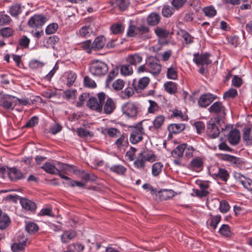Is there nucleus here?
<instances>
[{
  "mask_svg": "<svg viewBox=\"0 0 252 252\" xmlns=\"http://www.w3.org/2000/svg\"><path fill=\"white\" fill-rule=\"evenodd\" d=\"M147 63L149 72L154 75H158L160 73L161 66L158 60L151 57L148 58Z\"/></svg>",
  "mask_w": 252,
  "mask_h": 252,
  "instance_id": "nucleus-7",
  "label": "nucleus"
},
{
  "mask_svg": "<svg viewBox=\"0 0 252 252\" xmlns=\"http://www.w3.org/2000/svg\"><path fill=\"white\" fill-rule=\"evenodd\" d=\"M174 8L169 6L164 5L162 10V14L163 17H170L174 13Z\"/></svg>",
  "mask_w": 252,
  "mask_h": 252,
  "instance_id": "nucleus-42",
  "label": "nucleus"
},
{
  "mask_svg": "<svg viewBox=\"0 0 252 252\" xmlns=\"http://www.w3.org/2000/svg\"><path fill=\"white\" fill-rule=\"evenodd\" d=\"M97 95L98 100L95 97L90 98L87 102V106L92 110L101 112L102 110V103H104L106 95L103 93H98Z\"/></svg>",
  "mask_w": 252,
  "mask_h": 252,
  "instance_id": "nucleus-4",
  "label": "nucleus"
},
{
  "mask_svg": "<svg viewBox=\"0 0 252 252\" xmlns=\"http://www.w3.org/2000/svg\"><path fill=\"white\" fill-rule=\"evenodd\" d=\"M46 172L51 174H58L59 176L60 170L58 168L56 167L54 165L49 162H46L42 167Z\"/></svg>",
  "mask_w": 252,
  "mask_h": 252,
  "instance_id": "nucleus-22",
  "label": "nucleus"
},
{
  "mask_svg": "<svg viewBox=\"0 0 252 252\" xmlns=\"http://www.w3.org/2000/svg\"><path fill=\"white\" fill-rule=\"evenodd\" d=\"M185 128V126L182 124H170L168 127V130L170 133L176 134L181 132Z\"/></svg>",
  "mask_w": 252,
  "mask_h": 252,
  "instance_id": "nucleus-26",
  "label": "nucleus"
},
{
  "mask_svg": "<svg viewBox=\"0 0 252 252\" xmlns=\"http://www.w3.org/2000/svg\"><path fill=\"white\" fill-rule=\"evenodd\" d=\"M203 11L205 16L210 18L214 17L217 14L216 9L212 6L204 8Z\"/></svg>",
  "mask_w": 252,
  "mask_h": 252,
  "instance_id": "nucleus-43",
  "label": "nucleus"
},
{
  "mask_svg": "<svg viewBox=\"0 0 252 252\" xmlns=\"http://www.w3.org/2000/svg\"><path fill=\"white\" fill-rule=\"evenodd\" d=\"M220 117L211 118L208 122L207 126V133L212 138L218 137L220 133L218 125L220 124Z\"/></svg>",
  "mask_w": 252,
  "mask_h": 252,
  "instance_id": "nucleus-5",
  "label": "nucleus"
},
{
  "mask_svg": "<svg viewBox=\"0 0 252 252\" xmlns=\"http://www.w3.org/2000/svg\"><path fill=\"white\" fill-rule=\"evenodd\" d=\"M150 79L147 77H143L138 81L134 80L132 86L135 91L137 92H140L145 89L150 83Z\"/></svg>",
  "mask_w": 252,
  "mask_h": 252,
  "instance_id": "nucleus-9",
  "label": "nucleus"
},
{
  "mask_svg": "<svg viewBox=\"0 0 252 252\" xmlns=\"http://www.w3.org/2000/svg\"><path fill=\"white\" fill-rule=\"evenodd\" d=\"M149 106L148 108V112L150 114H154L159 110V106L155 101L152 100H149Z\"/></svg>",
  "mask_w": 252,
  "mask_h": 252,
  "instance_id": "nucleus-41",
  "label": "nucleus"
},
{
  "mask_svg": "<svg viewBox=\"0 0 252 252\" xmlns=\"http://www.w3.org/2000/svg\"><path fill=\"white\" fill-rule=\"evenodd\" d=\"M9 12L11 16H16L21 12V5L19 3H15L9 7Z\"/></svg>",
  "mask_w": 252,
  "mask_h": 252,
  "instance_id": "nucleus-37",
  "label": "nucleus"
},
{
  "mask_svg": "<svg viewBox=\"0 0 252 252\" xmlns=\"http://www.w3.org/2000/svg\"><path fill=\"white\" fill-rule=\"evenodd\" d=\"M133 94V89L131 87H127L124 91L121 92V96L123 98H126L132 96Z\"/></svg>",
  "mask_w": 252,
  "mask_h": 252,
  "instance_id": "nucleus-50",
  "label": "nucleus"
},
{
  "mask_svg": "<svg viewBox=\"0 0 252 252\" xmlns=\"http://www.w3.org/2000/svg\"><path fill=\"white\" fill-rule=\"evenodd\" d=\"M20 202L22 207L26 210L33 211L36 208L35 204L28 198H21Z\"/></svg>",
  "mask_w": 252,
  "mask_h": 252,
  "instance_id": "nucleus-20",
  "label": "nucleus"
},
{
  "mask_svg": "<svg viewBox=\"0 0 252 252\" xmlns=\"http://www.w3.org/2000/svg\"><path fill=\"white\" fill-rule=\"evenodd\" d=\"M44 63L36 60H32L29 63L30 68L35 69L41 68L44 65Z\"/></svg>",
  "mask_w": 252,
  "mask_h": 252,
  "instance_id": "nucleus-53",
  "label": "nucleus"
},
{
  "mask_svg": "<svg viewBox=\"0 0 252 252\" xmlns=\"http://www.w3.org/2000/svg\"><path fill=\"white\" fill-rule=\"evenodd\" d=\"M76 232L74 230L64 231L62 235L61 239L63 243H66L76 236Z\"/></svg>",
  "mask_w": 252,
  "mask_h": 252,
  "instance_id": "nucleus-24",
  "label": "nucleus"
},
{
  "mask_svg": "<svg viewBox=\"0 0 252 252\" xmlns=\"http://www.w3.org/2000/svg\"><path fill=\"white\" fill-rule=\"evenodd\" d=\"M92 43H91V41L90 40H88L83 42L80 44V47L84 50L86 51L87 53L90 54L92 52L93 50V48H92Z\"/></svg>",
  "mask_w": 252,
  "mask_h": 252,
  "instance_id": "nucleus-45",
  "label": "nucleus"
},
{
  "mask_svg": "<svg viewBox=\"0 0 252 252\" xmlns=\"http://www.w3.org/2000/svg\"><path fill=\"white\" fill-rule=\"evenodd\" d=\"M46 21L45 17L42 15H35L30 18L28 22L29 26L37 28L43 26Z\"/></svg>",
  "mask_w": 252,
  "mask_h": 252,
  "instance_id": "nucleus-10",
  "label": "nucleus"
},
{
  "mask_svg": "<svg viewBox=\"0 0 252 252\" xmlns=\"http://www.w3.org/2000/svg\"><path fill=\"white\" fill-rule=\"evenodd\" d=\"M203 163V161L200 158H195L190 162V170L199 172L202 169Z\"/></svg>",
  "mask_w": 252,
  "mask_h": 252,
  "instance_id": "nucleus-18",
  "label": "nucleus"
},
{
  "mask_svg": "<svg viewBox=\"0 0 252 252\" xmlns=\"http://www.w3.org/2000/svg\"><path fill=\"white\" fill-rule=\"evenodd\" d=\"M163 168V164L160 162H158L154 163L152 166V174L154 176H157L161 172Z\"/></svg>",
  "mask_w": 252,
  "mask_h": 252,
  "instance_id": "nucleus-39",
  "label": "nucleus"
},
{
  "mask_svg": "<svg viewBox=\"0 0 252 252\" xmlns=\"http://www.w3.org/2000/svg\"><path fill=\"white\" fill-rule=\"evenodd\" d=\"M160 20V16L156 13H151L147 18V23L149 25L155 26L158 24Z\"/></svg>",
  "mask_w": 252,
  "mask_h": 252,
  "instance_id": "nucleus-28",
  "label": "nucleus"
},
{
  "mask_svg": "<svg viewBox=\"0 0 252 252\" xmlns=\"http://www.w3.org/2000/svg\"><path fill=\"white\" fill-rule=\"evenodd\" d=\"M126 61L127 63L131 65L137 66L142 62L143 57L139 53H134L128 55Z\"/></svg>",
  "mask_w": 252,
  "mask_h": 252,
  "instance_id": "nucleus-16",
  "label": "nucleus"
},
{
  "mask_svg": "<svg viewBox=\"0 0 252 252\" xmlns=\"http://www.w3.org/2000/svg\"><path fill=\"white\" fill-rule=\"evenodd\" d=\"M125 82L123 80L118 79L113 84V88L115 90H121L124 87Z\"/></svg>",
  "mask_w": 252,
  "mask_h": 252,
  "instance_id": "nucleus-55",
  "label": "nucleus"
},
{
  "mask_svg": "<svg viewBox=\"0 0 252 252\" xmlns=\"http://www.w3.org/2000/svg\"><path fill=\"white\" fill-rule=\"evenodd\" d=\"M224 159L226 160L230 161L231 163L237 165L239 163V158H236V157L230 156L228 155H226L224 156Z\"/></svg>",
  "mask_w": 252,
  "mask_h": 252,
  "instance_id": "nucleus-62",
  "label": "nucleus"
},
{
  "mask_svg": "<svg viewBox=\"0 0 252 252\" xmlns=\"http://www.w3.org/2000/svg\"><path fill=\"white\" fill-rule=\"evenodd\" d=\"M177 34L179 36V38H180V37L182 38L184 40L185 43L186 44H188V37H189V34L187 32H186L184 30L180 29L177 32Z\"/></svg>",
  "mask_w": 252,
  "mask_h": 252,
  "instance_id": "nucleus-61",
  "label": "nucleus"
},
{
  "mask_svg": "<svg viewBox=\"0 0 252 252\" xmlns=\"http://www.w3.org/2000/svg\"><path fill=\"white\" fill-rule=\"evenodd\" d=\"M117 148L120 150H125L128 145V138L126 136L122 135L115 142Z\"/></svg>",
  "mask_w": 252,
  "mask_h": 252,
  "instance_id": "nucleus-21",
  "label": "nucleus"
},
{
  "mask_svg": "<svg viewBox=\"0 0 252 252\" xmlns=\"http://www.w3.org/2000/svg\"><path fill=\"white\" fill-rule=\"evenodd\" d=\"M13 32V29L9 27L4 28L0 30V35L5 38L12 36Z\"/></svg>",
  "mask_w": 252,
  "mask_h": 252,
  "instance_id": "nucleus-44",
  "label": "nucleus"
},
{
  "mask_svg": "<svg viewBox=\"0 0 252 252\" xmlns=\"http://www.w3.org/2000/svg\"><path fill=\"white\" fill-rule=\"evenodd\" d=\"M91 73L96 76H101L105 75L108 71V67L106 63L99 61H94L92 62L89 67Z\"/></svg>",
  "mask_w": 252,
  "mask_h": 252,
  "instance_id": "nucleus-2",
  "label": "nucleus"
},
{
  "mask_svg": "<svg viewBox=\"0 0 252 252\" xmlns=\"http://www.w3.org/2000/svg\"><path fill=\"white\" fill-rule=\"evenodd\" d=\"M94 32L92 25L82 27L79 30V35L82 37L87 38L91 36Z\"/></svg>",
  "mask_w": 252,
  "mask_h": 252,
  "instance_id": "nucleus-23",
  "label": "nucleus"
},
{
  "mask_svg": "<svg viewBox=\"0 0 252 252\" xmlns=\"http://www.w3.org/2000/svg\"><path fill=\"white\" fill-rule=\"evenodd\" d=\"M26 246L17 241L13 243L11 246V249L13 252H23Z\"/></svg>",
  "mask_w": 252,
  "mask_h": 252,
  "instance_id": "nucleus-40",
  "label": "nucleus"
},
{
  "mask_svg": "<svg viewBox=\"0 0 252 252\" xmlns=\"http://www.w3.org/2000/svg\"><path fill=\"white\" fill-rule=\"evenodd\" d=\"M110 171L122 176L124 175L126 171V168L121 164L113 165L109 167Z\"/></svg>",
  "mask_w": 252,
  "mask_h": 252,
  "instance_id": "nucleus-25",
  "label": "nucleus"
},
{
  "mask_svg": "<svg viewBox=\"0 0 252 252\" xmlns=\"http://www.w3.org/2000/svg\"><path fill=\"white\" fill-rule=\"evenodd\" d=\"M106 39L103 35L99 36L95 38L92 43L93 50L94 51L99 50L103 48L105 44Z\"/></svg>",
  "mask_w": 252,
  "mask_h": 252,
  "instance_id": "nucleus-19",
  "label": "nucleus"
},
{
  "mask_svg": "<svg viewBox=\"0 0 252 252\" xmlns=\"http://www.w3.org/2000/svg\"><path fill=\"white\" fill-rule=\"evenodd\" d=\"M243 139L247 143L250 144L252 142V134L251 133V128L245 127L244 128Z\"/></svg>",
  "mask_w": 252,
  "mask_h": 252,
  "instance_id": "nucleus-34",
  "label": "nucleus"
},
{
  "mask_svg": "<svg viewBox=\"0 0 252 252\" xmlns=\"http://www.w3.org/2000/svg\"><path fill=\"white\" fill-rule=\"evenodd\" d=\"M11 21V18L2 12H0V26L8 24Z\"/></svg>",
  "mask_w": 252,
  "mask_h": 252,
  "instance_id": "nucleus-48",
  "label": "nucleus"
},
{
  "mask_svg": "<svg viewBox=\"0 0 252 252\" xmlns=\"http://www.w3.org/2000/svg\"><path fill=\"white\" fill-rule=\"evenodd\" d=\"M26 229L30 234H33L38 230V226L35 223L29 222L26 223Z\"/></svg>",
  "mask_w": 252,
  "mask_h": 252,
  "instance_id": "nucleus-38",
  "label": "nucleus"
},
{
  "mask_svg": "<svg viewBox=\"0 0 252 252\" xmlns=\"http://www.w3.org/2000/svg\"><path fill=\"white\" fill-rule=\"evenodd\" d=\"M220 216H216L215 217H213L210 220L209 226L212 229L215 230L217 228V225L220 222Z\"/></svg>",
  "mask_w": 252,
  "mask_h": 252,
  "instance_id": "nucleus-51",
  "label": "nucleus"
},
{
  "mask_svg": "<svg viewBox=\"0 0 252 252\" xmlns=\"http://www.w3.org/2000/svg\"><path fill=\"white\" fill-rule=\"evenodd\" d=\"M58 28V25L56 23H52L49 25L46 28L45 32L47 34H53Z\"/></svg>",
  "mask_w": 252,
  "mask_h": 252,
  "instance_id": "nucleus-52",
  "label": "nucleus"
},
{
  "mask_svg": "<svg viewBox=\"0 0 252 252\" xmlns=\"http://www.w3.org/2000/svg\"><path fill=\"white\" fill-rule=\"evenodd\" d=\"M140 109V106L138 103L131 101L126 103L122 107L123 114L131 118L136 117Z\"/></svg>",
  "mask_w": 252,
  "mask_h": 252,
  "instance_id": "nucleus-3",
  "label": "nucleus"
},
{
  "mask_svg": "<svg viewBox=\"0 0 252 252\" xmlns=\"http://www.w3.org/2000/svg\"><path fill=\"white\" fill-rule=\"evenodd\" d=\"M30 40L27 36H24L19 40V45L23 48H27L29 46Z\"/></svg>",
  "mask_w": 252,
  "mask_h": 252,
  "instance_id": "nucleus-63",
  "label": "nucleus"
},
{
  "mask_svg": "<svg viewBox=\"0 0 252 252\" xmlns=\"http://www.w3.org/2000/svg\"><path fill=\"white\" fill-rule=\"evenodd\" d=\"M116 3L120 9L125 10L129 4V0H115Z\"/></svg>",
  "mask_w": 252,
  "mask_h": 252,
  "instance_id": "nucleus-47",
  "label": "nucleus"
},
{
  "mask_svg": "<svg viewBox=\"0 0 252 252\" xmlns=\"http://www.w3.org/2000/svg\"><path fill=\"white\" fill-rule=\"evenodd\" d=\"M171 116L176 117L177 118L181 119V120H184L188 118L187 116H186L180 110L178 109H174L172 111V114Z\"/></svg>",
  "mask_w": 252,
  "mask_h": 252,
  "instance_id": "nucleus-59",
  "label": "nucleus"
},
{
  "mask_svg": "<svg viewBox=\"0 0 252 252\" xmlns=\"http://www.w3.org/2000/svg\"><path fill=\"white\" fill-rule=\"evenodd\" d=\"M237 94V92L236 90L234 89H229L228 91L225 92L223 94L224 98H233L235 97Z\"/></svg>",
  "mask_w": 252,
  "mask_h": 252,
  "instance_id": "nucleus-60",
  "label": "nucleus"
},
{
  "mask_svg": "<svg viewBox=\"0 0 252 252\" xmlns=\"http://www.w3.org/2000/svg\"><path fill=\"white\" fill-rule=\"evenodd\" d=\"M173 195V193L171 190H164L161 192L160 197L161 199L166 200L171 197Z\"/></svg>",
  "mask_w": 252,
  "mask_h": 252,
  "instance_id": "nucleus-58",
  "label": "nucleus"
},
{
  "mask_svg": "<svg viewBox=\"0 0 252 252\" xmlns=\"http://www.w3.org/2000/svg\"><path fill=\"white\" fill-rule=\"evenodd\" d=\"M220 210L221 213H225L230 209L228 202L225 200H222L220 203Z\"/></svg>",
  "mask_w": 252,
  "mask_h": 252,
  "instance_id": "nucleus-54",
  "label": "nucleus"
},
{
  "mask_svg": "<svg viewBox=\"0 0 252 252\" xmlns=\"http://www.w3.org/2000/svg\"><path fill=\"white\" fill-rule=\"evenodd\" d=\"M139 33L138 28L132 25H130L127 31V35L129 37H133Z\"/></svg>",
  "mask_w": 252,
  "mask_h": 252,
  "instance_id": "nucleus-46",
  "label": "nucleus"
},
{
  "mask_svg": "<svg viewBox=\"0 0 252 252\" xmlns=\"http://www.w3.org/2000/svg\"><path fill=\"white\" fill-rule=\"evenodd\" d=\"M62 127L59 124H55L50 128V132L53 134H56L61 131Z\"/></svg>",
  "mask_w": 252,
  "mask_h": 252,
  "instance_id": "nucleus-64",
  "label": "nucleus"
},
{
  "mask_svg": "<svg viewBox=\"0 0 252 252\" xmlns=\"http://www.w3.org/2000/svg\"><path fill=\"white\" fill-rule=\"evenodd\" d=\"M193 126L195 127L197 133H202L205 129V125L202 122L198 121L194 122Z\"/></svg>",
  "mask_w": 252,
  "mask_h": 252,
  "instance_id": "nucleus-56",
  "label": "nucleus"
},
{
  "mask_svg": "<svg viewBox=\"0 0 252 252\" xmlns=\"http://www.w3.org/2000/svg\"><path fill=\"white\" fill-rule=\"evenodd\" d=\"M155 32L158 37L163 38L167 37L170 34H173V32H170L165 29L160 27H157L155 29Z\"/></svg>",
  "mask_w": 252,
  "mask_h": 252,
  "instance_id": "nucleus-29",
  "label": "nucleus"
},
{
  "mask_svg": "<svg viewBox=\"0 0 252 252\" xmlns=\"http://www.w3.org/2000/svg\"><path fill=\"white\" fill-rule=\"evenodd\" d=\"M194 56L193 61L198 65H207L212 63V61L209 59V54L206 53L200 55L195 54Z\"/></svg>",
  "mask_w": 252,
  "mask_h": 252,
  "instance_id": "nucleus-13",
  "label": "nucleus"
},
{
  "mask_svg": "<svg viewBox=\"0 0 252 252\" xmlns=\"http://www.w3.org/2000/svg\"><path fill=\"white\" fill-rule=\"evenodd\" d=\"M116 108L113 100L111 98H107L106 101L102 103V110L105 114H111Z\"/></svg>",
  "mask_w": 252,
  "mask_h": 252,
  "instance_id": "nucleus-17",
  "label": "nucleus"
},
{
  "mask_svg": "<svg viewBox=\"0 0 252 252\" xmlns=\"http://www.w3.org/2000/svg\"><path fill=\"white\" fill-rule=\"evenodd\" d=\"M165 91L169 94H174L177 91L176 84L171 81L167 82L164 85Z\"/></svg>",
  "mask_w": 252,
  "mask_h": 252,
  "instance_id": "nucleus-36",
  "label": "nucleus"
},
{
  "mask_svg": "<svg viewBox=\"0 0 252 252\" xmlns=\"http://www.w3.org/2000/svg\"><path fill=\"white\" fill-rule=\"evenodd\" d=\"M187 146V144H183L178 146L172 152V156L174 157H182Z\"/></svg>",
  "mask_w": 252,
  "mask_h": 252,
  "instance_id": "nucleus-30",
  "label": "nucleus"
},
{
  "mask_svg": "<svg viewBox=\"0 0 252 252\" xmlns=\"http://www.w3.org/2000/svg\"><path fill=\"white\" fill-rule=\"evenodd\" d=\"M208 111L211 113L217 115L216 117H220V121L226 115L225 108L220 101L214 102L208 108Z\"/></svg>",
  "mask_w": 252,
  "mask_h": 252,
  "instance_id": "nucleus-6",
  "label": "nucleus"
},
{
  "mask_svg": "<svg viewBox=\"0 0 252 252\" xmlns=\"http://www.w3.org/2000/svg\"><path fill=\"white\" fill-rule=\"evenodd\" d=\"M214 176L216 178H220L222 181L226 182L228 180L229 174L226 170L220 168L218 173L215 174Z\"/></svg>",
  "mask_w": 252,
  "mask_h": 252,
  "instance_id": "nucleus-35",
  "label": "nucleus"
},
{
  "mask_svg": "<svg viewBox=\"0 0 252 252\" xmlns=\"http://www.w3.org/2000/svg\"><path fill=\"white\" fill-rule=\"evenodd\" d=\"M10 220L9 217L5 214H2L0 217V229L6 228L10 224Z\"/></svg>",
  "mask_w": 252,
  "mask_h": 252,
  "instance_id": "nucleus-32",
  "label": "nucleus"
},
{
  "mask_svg": "<svg viewBox=\"0 0 252 252\" xmlns=\"http://www.w3.org/2000/svg\"><path fill=\"white\" fill-rule=\"evenodd\" d=\"M144 133V129L140 126L133 129L130 136V141L132 144H136L143 139V134Z\"/></svg>",
  "mask_w": 252,
  "mask_h": 252,
  "instance_id": "nucleus-11",
  "label": "nucleus"
},
{
  "mask_svg": "<svg viewBox=\"0 0 252 252\" xmlns=\"http://www.w3.org/2000/svg\"><path fill=\"white\" fill-rule=\"evenodd\" d=\"M5 173H7L9 179L11 181H16L20 180L23 178V173L16 168H6V172Z\"/></svg>",
  "mask_w": 252,
  "mask_h": 252,
  "instance_id": "nucleus-15",
  "label": "nucleus"
},
{
  "mask_svg": "<svg viewBox=\"0 0 252 252\" xmlns=\"http://www.w3.org/2000/svg\"><path fill=\"white\" fill-rule=\"evenodd\" d=\"M133 70L130 64H124L121 66L120 72L124 76L130 75L133 73Z\"/></svg>",
  "mask_w": 252,
  "mask_h": 252,
  "instance_id": "nucleus-33",
  "label": "nucleus"
},
{
  "mask_svg": "<svg viewBox=\"0 0 252 252\" xmlns=\"http://www.w3.org/2000/svg\"><path fill=\"white\" fill-rule=\"evenodd\" d=\"M14 96H6L0 100V106L6 109L13 110L15 106Z\"/></svg>",
  "mask_w": 252,
  "mask_h": 252,
  "instance_id": "nucleus-12",
  "label": "nucleus"
},
{
  "mask_svg": "<svg viewBox=\"0 0 252 252\" xmlns=\"http://www.w3.org/2000/svg\"><path fill=\"white\" fill-rule=\"evenodd\" d=\"M156 158L157 157L153 151L146 149L138 155L133 164L137 169L142 171L145 170L147 161L153 162L156 160Z\"/></svg>",
  "mask_w": 252,
  "mask_h": 252,
  "instance_id": "nucleus-1",
  "label": "nucleus"
},
{
  "mask_svg": "<svg viewBox=\"0 0 252 252\" xmlns=\"http://www.w3.org/2000/svg\"><path fill=\"white\" fill-rule=\"evenodd\" d=\"M165 118L163 115L157 116L153 121V127L155 129H160L163 126Z\"/></svg>",
  "mask_w": 252,
  "mask_h": 252,
  "instance_id": "nucleus-27",
  "label": "nucleus"
},
{
  "mask_svg": "<svg viewBox=\"0 0 252 252\" xmlns=\"http://www.w3.org/2000/svg\"><path fill=\"white\" fill-rule=\"evenodd\" d=\"M217 96L212 94L207 93L201 95L198 100V104L200 107H206L209 106Z\"/></svg>",
  "mask_w": 252,
  "mask_h": 252,
  "instance_id": "nucleus-8",
  "label": "nucleus"
},
{
  "mask_svg": "<svg viewBox=\"0 0 252 252\" xmlns=\"http://www.w3.org/2000/svg\"><path fill=\"white\" fill-rule=\"evenodd\" d=\"M219 232L225 237H229L231 235L230 228L227 224H223L220 228Z\"/></svg>",
  "mask_w": 252,
  "mask_h": 252,
  "instance_id": "nucleus-49",
  "label": "nucleus"
},
{
  "mask_svg": "<svg viewBox=\"0 0 252 252\" xmlns=\"http://www.w3.org/2000/svg\"><path fill=\"white\" fill-rule=\"evenodd\" d=\"M84 82L85 86L88 88H94L96 86L95 82L88 76L85 77Z\"/></svg>",
  "mask_w": 252,
  "mask_h": 252,
  "instance_id": "nucleus-57",
  "label": "nucleus"
},
{
  "mask_svg": "<svg viewBox=\"0 0 252 252\" xmlns=\"http://www.w3.org/2000/svg\"><path fill=\"white\" fill-rule=\"evenodd\" d=\"M240 139V133L239 130L235 128L229 131L227 135V140L232 145L238 144Z\"/></svg>",
  "mask_w": 252,
  "mask_h": 252,
  "instance_id": "nucleus-14",
  "label": "nucleus"
},
{
  "mask_svg": "<svg viewBox=\"0 0 252 252\" xmlns=\"http://www.w3.org/2000/svg\"><path fill=\"white\" fill-rule=\"evenodd\" d=\"M125 27L122 24H114L110 27L111 32L113 34H118L123 32Z\"/></svg>",
  "mask_w": 252,
  "mask_h": 252,
  "instance_id": "nucleus-31",
  "label": "nucleus"
}]
</instances>
